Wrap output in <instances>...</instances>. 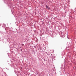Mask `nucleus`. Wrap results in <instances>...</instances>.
<instances>
[{"label":"nucleus","mask_w":76,"mask_h":76,"mask_svg":"<svg viewBox=\"0 0 76 76\" xmlns=\"http://www.w3.org/2000/svg\"><path fill=\"white\" fill-rule=\"evenodd\" d=\"M42 75V76H44L45 75V73H44V72H41Z\"/></svg>","instance_id":"f03ea898"},{"label":"nucleus","mask_w":76,"mask_h":76,"mask_svg":"<svg viewBox=\"0 0 76 76\" xmlns=\"http://www.w3.org/2000/svg\"><path fill=\"white\" fill-rule=\"evenodd\" d=\"M21 51H22V49L21 50Z\"/></svg>","instance_id":"9d476101"},{"label":"nucleus","mask_w":76,"mask_h":76,"mask_svg":"<svg viewBox=\"0 0 76 76\" xmlns=\"http://www.w3.org/2000/svg\"><path fill=\"white\" fill-rule=\"evenodd\" d=\"M1 24L0 23V26H1Z\"/></svg>","instance_id":"6e6552de"},{"label":"nucleus","mask_w":76,"mask_h":76,"mask_svg":"<svg viewBox=\"0 0 76 76\" xmlns=\"http://www.w3.org/2000/svg\"><path fill=\"white\" fill-rule=\"evenodd\" d=\"M2 27H3V26H2Z\"/></svg>","instance_id":"9b49d317"},{"label":"nucleus","mask_w":76,"mask_h":76,"mask_svg":"<svg viewBox=\"0 0 76 76\" xmlns=\"http://www.w3.org/2000/svg\"><path fill=\"white\" fill-rule=\"evenodd\" d=\"M11 29H12V27L11 28Z\"/></svg>","instance_id":"1a4fd4ad"},{"label":"nucleus","mask_w":76,"mask_h":76,"mask_svg":"<svg viewBox=\"0 0 76 76\" xmlns=\"http://www.w3.org/2000/svg\"><path fill=\"white\" fill-rule=\"evenodd\" d=\"M22 46L23 47L24 45V44H21Z\"/></svg>","instance_id":"39448f33"},{"label":"nucleus","mask_w":76,"mask_h":76,"mask_svg":"<svg viewBox=\"0 0 76 76\" xmlns=\"http://www.w3.org/2000/svg\"><path fill=\"white\" fill-rule=\"evenodd\" d=\"M52 70L53 71H55V70H56V69H55V68H53Z\"/></svg>","instance_id":"20e7f679"},{"label":"nucleus","mask_w":76,"mask_h":76,"mask_svg":"<svg viewBox=\"0 0 76 76\" xmlns=\"http://www.w3.org/2000/svg\"><path fill=\"white\" fill-rule=\"evenodd\" d=\"M60 34L61 35V37H63V35H62V34H63V33L62 32H60Z\"/></svg>","instance_id":"7ed1b4c3"},{"label":"nucleus","mask_w":76,"mask_h":76,"mask_svg":"<svg viewBox=\"0 0 76 76\" xmlns=\"http://www.w3.org/2000/svg\"><path fill=\"white\" fill-rule=\"evenodd\" d=\"M44 61H45V59H44Z\"/></svg>","instance_id":"0eeeda50"},{"label":"nucleus","mask_w":76,"mask_h":76,"mask_svg":"<svg viewBox=\"0 0 76 76\" xmlns=\"http://www.w3.org/2000/svg\"><path fill=\"white\" fill-rule=\"evenodd\" d=\"M46 8L47 9H48V10H50V7H48V5H46Z\"/></svg>","instance_id":"f257e3e1"},{"label":"nucleus","mask_w":76,"mask_h":76,"mask_svg":"<svg viewBox=\"0 0 76 76\" xmlns=\"http://www.w3.org/2000/svg\"><path fill=\"white\" fill-rule=\"evenodd\" d=\"M4 26H6V24H4Z\"/></svg>","instance_id":"423d86ee"}]
</instances>
